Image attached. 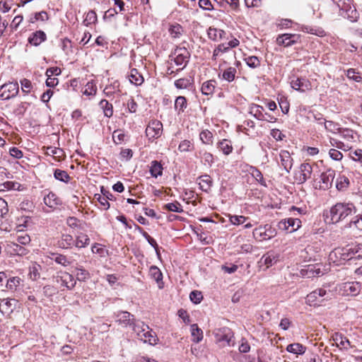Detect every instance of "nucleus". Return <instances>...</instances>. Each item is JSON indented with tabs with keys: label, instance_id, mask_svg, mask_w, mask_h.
Returning a JSON list of instances; mask_svg holds the SVG:
<instances>
[{
	"label": "nucleus",
	"instance_id": "f257e3e1",
	"mask_svg": "<svg viewBox=\"0 0 362 362\" xmlns=\"http://www.w3.org/2000/svg\"><path fill=\"white\" fill-rule=\"evenodd\" d=\"M355 212V206L351 203H337L329 210V215L327 217H330V221L332 223H337L348 216Z\"/></svg>",
	"mask_w": 362,
	"mask_h": 362
},
{
	"label": "nucleus",
	"instance_id": "f03ea898",
	"mask_svg": "<svg viewBox=\"0 0 362 362\" xmlns=\"http://www.w3.org/2000/svg\"><path fill=\"white\" fill-rule=\"evenodd\" d=\"M332 296V291H327L325 288H320L308 294L305 299L306 303L310 305H315L325 300H330Z\"/></svg>",
	"mask_w": 362,
	"mask_h": 362
},
{
	"label": "nucleus",
	"instance_id": "7ed1b4c3",
	"mask_svg": "<svg viewBox=\"0 0 362 362\" xmlns=\"http://www.w3.org/2000/svg\"><path fill=\"white\" fill-rule=\"evenodd\" d=\"M216 341L220 346H233V339L234 337L233 331L226 327L216 329L214 331Z\"/></svg>",
	"mask_w": 362,
	"mask_h": 362
},
{
	"label": "nucleus",
	"instance_id": "20e7f679",
	"mask_svg": "<svg viewBox=\"0 0 362 362\" xmlns=\"http://www.w3.org/2000/svg\"><path fill=\"white\" fill-rule=\"evenodd\" d=\"M148 329V326L144 322H141V325H138L133 327V331L137 334L141 340L150 344H156L158 341L157 336L155 332Z\"/></svg>",
	"mask_w": 362,
	"mask_h": 362
},
{
	"label": "nucleus",
	"instance_id": "39448f33",
	"mask_svg": "<svg viewBox=\"0 0 362 362\" xmlns=\"http://www.w3.org/2000/svg\"><path fill=\"white\" fill-rule=\"evenodd\" d=\"M115 321L123 327H131L132 329L134 326H138L136 323V319L134 315L127 311L118 310L114 313Z\"/></svg>",
	"mask_w": 362,
	"mask_h": 362
},
{
	"label": "nucleus",
	"instance_id": "423d86ee",
	"mask_svg": "<svg viewBox=\"0 0 362 362\" xmlns=\"http://www.w3.org/2000/svg\"><path fill=\"white\" fill-rule=\"evenodd\" d=\"M19 91L18 82H9L0 87V99L8 100L16 97Z\"/></svg>",
	"mask_w": 362,
	"mask_h": 362
},
{
	"label": "nucleus",
	"instance_id": "0eeeda50",
	"mask_svg": "<svg viewBox=\"0 0 362 362\" xmlns=\"http://www.w3.org/2000/svg\"><path fill=\"white\" fill-rule=\"evenodd\" d=\"M173 54L175 56L174 59V62L176 65L180 66L184 64L183 67L181 69H178L177 71L182 70L188 64L189 59L190 58V53L185 47H177Z\"/></svg>",
	"mask_w": 362,
	"mask_h": 362
},
{
	"label": "nucleus",
	"instance_id": "6e6552de",
	"mask_svg": "<svg viewBox=\"0 0 362 362\" xmlns=\"http://www.w3.org/2000/svg\"><path fill=\"white\" fill-rule=\"evenodd\" d=\"M275 230L268 224H266L264 226H259L253 230L254 238L259 241L271 239L275 235Z\"/></svg>",
	"mask_w": 362,
	"mask_h": 362
},
{
	"label": "nucleus",
	"instance_id": "1a4fd4ad",
	"mask_svg": "<svg viewBox=\"0 0 362 362\" xmlns=\"http://www.w3.org/2000/svg\"><path fill=\"white\" fill-rule=\"evenodd\" d=\"M312 173V165L308 163H303L300 165L299 170L296 173L295 179L298 183L303 184L311 177Z\"/></svg>",
	"mask_w": 362,
	"mask_h": 362
},
{
	"label": "nucleus",
	"instance_id": "9d476101",
	"mask_svg": "<svg viewBox=\"0 0 362 362\" xmlns=\"http://www.w3.org/2000/svg\"><path fill=\"white\" fill-rule=\"evenodd\" d=\"M162 132L163 124L156 119L151 121L146 129V134L149 139H157L161 136Z\"/></svg>",
	"mask_w": 362,
	"mask_h": 362
},
{
	"label": "nucleus",
	"instance_id": "9b49d317",
	"mask_svg": "<svg viewBox=\"0 0 362 362\" xmlns=\"http://www.w3.org/2000/svg\"><path fill=\"white\" fill-rule=\"evenodd\" d=\"M335 177V170L332 169H328L325 172L322 173L320 175V184L319 188L320 189H329L334 181Z\"/></svg>",
	"mask_w": 362,
	"mask_h": 362
},
{
	"label": "nucleus",
	"instance_id": "f8f14e48",
	"mask_svg": "<svg viewBox=\"0 0 362 362\" xmlns=\"http://www.w3.org/2000/svg\"><path fill=\"white\" fill-rule=\"evenodd\" d=\"M300 39V35L297 34H289L285 33L282 35H279L276 37V43L279 45H283L284 47H290L293 45H295L298 42Z\"/></svg>",
	"mask_w": 362,
	"mask_h": 362
},
{
	"label": "nucleus",
	"instance_id": "ddd939ff",
	"mask_svg": "<svg viewBox=\"0 0 362 362\" xmlns=\"http://www.w3.org/2000/svg\"><path fill=\"white\" fill-rule=\"evenodd\" d=\"M291 87L298 91L304 92L306 90H310L312 85L310 81L303 77L293 78L291 81Z\"/></svg>",
	"mask_w": 362,
	"mask_h": 362
},
{
	"label": "nucleus",
	"instance_id": "4468645a",
	"mask_svg": "<svg viewBox=\"0 0 362 362\" xmlns=\"http://www.w3.org/2000/svg\"><path fill=\"white\" fill-rule=\"evenodd\" d=\"M332 340H333L336 346L340 349H348L352 348L353 346L351 344L350 341L341 333L334 332L332 335Z\"/></svg>",
	"mask_w": 362,
	"mask_h": 362
},
{
	"label": "nucleus",
	"instance_id": "2eb2a0df",
	"mask_svg": "<svg viewBox=\"0 0 362 362\" xmlns=\"http://www.w3.org/2000/svg\"><path fill=\"white\" fill-rule=\"evenodd\" d=\"M343 294L356 296L361 291V285L358 282H346L342 286Z\"/></svg>",
	"mask_w": 362,
	"mask_h": 362
},
{
	"label": "nucleus",
	"instance_id": "dca6fc26",
	"mask_svg": "<svg viewBox=\"0 0 362 362\" xmlns=\"http://www.w3.org/2000/svg\"><path fill=\"white\" fill-rule=\"evenodd\" d=\"M301 221L298 218H289L279 222V228L288 230L291 228V232L296 230L300 226Z\"/></svg>",
	"mask_w": 362,
	"mask_h": 362
},
{
	"label": "nucleus",
	"instance_id": "f3484780",
	"mask_svg": "<svg viewBox=\"0 0 362 362\" xmlns=\"http://www.w3.org/2000/svg\"><path fill=\"white\" fill-rule=\"evenodd\" d=\"M44 203L49 208L55 209L62 204V200L54 192H49L44 197Z\"/></svg>",
	"mask_w": 362,
	"mask_h": 362
},
{
	"label": "nucleus",
	"instance_id": "a211bd4d",
	"mask_svg": "<svg viewBox=\"0 0 362 362\" xmlns=\"http://www.w3.org/2000/svg\"><path fill=\"white\" fill-rule=\"evenodd\" d=\"M47 40V35L42 30L33 33L28 37V42L33 46H38Z\"/></svg>",
	"mask_w": 362,
	"mask_h": 362
},
{
	"label": "nucleus",
	"instance_id": "6ab92c4d",
	"mask_svg": "<svg viewBox=\"0 0 362 362\" xmlns=\"http://www.w3.org/2000/svg\"><path fill=\"white\" fill-rule=\"evenodd\" d=\"M197 180H200L199 182V188L204 192L209 193L213 186V180L209 175L204 174L200 175Z\"/></svg>",
	"mask_w": 362,
	"mask_h": 362
},
{
	"label": "nucleus",
	"instance_id": "aec40b11",
	"mask_svg": "<svg viewBox=\"0 0 362 362\" xmlns=\"http://www.w3.org/2000/svg\"><path fill=\"white\" fill-rule=\"evenodd\" d=\"M279 157L281 165L287 173H289L293 165V159L289 152L287 151H281Z\"/></svg>",
	"mask_w": 362,
	"mask_h": 362
},
{
	"label": "nucleus",
	"instance_id": "412c9836",
	"mask_svg": "<svg viewBox=\"0 0 362 362\" xmlns=\"http://www.w3.org/2000/svg\"><path fill=\"white\" fill-rule=\"evenodd\" d=\"M350 250L351 249L348 248L347 246L341 248H336L330 254V256L332 257V255H334L335 257H339L340 260H349L353 258Z\"/></svg>",
	"mask_w": 362,
	"mask_h": 362
},
{
	"label": "nucleus",
	"instance_id": "4be33fe9",
	"mask_svg": "<svg viewBox=\"0 0 362 362\" xmlns=\"http://www.w3.org/2000/svg\"><path fill=\"white\" fill-rule=\"evenodd\" d=\"M278 260L279 255L274 251H269L262 257L260 262L264 263L266 267L269 268L277 262Z\"/></svg>",
	"mask_w": 362,
	"mask_h": 362
},
{
	"label": "nucleus",
	"instance_id": "5701e85b",
	"mask_svg": "<svg viewBox=\"0 0 362 362\" xmlns=\"http://www.w3.org/2000/svg\"><path fill=\"white\" fill-rule=\"evenodd\" d=\"M75 244V240L71 235L63 234L58 241V246L62 249L71 248Z\"/></svg>",
	"mask_w": 362,
	"mask_h": 362
},
{
	"label": "nucleus",
	"instance_id": "b1692460",
	"mask_svg": "<svg viewBox=\"0 0 362 362\" xmlns=\"http://www.w3.org/2000/svg\"><path fill=\"white\" fill-rule=\"evenodd\" d=\"M49 257L57 264L67 267L72 263V260L68 259L65 255L59 253H51Z\"/></svg>",
	"mask_w": 362,
	"mask_h": 362
},
{
	"label": "nucleus",
	"instance_id": "393cba45",
	"mask_svg": "<svg viewBox=\"0 0 362 362\" xmlns=\"http://www.w3.org/2000/svg\"><path fill=\"white\" fill-rule=\"evenodd\" d=\"M129 81L135 86H141L144 81L143 76L136 69H132L129 75Z\"/></svg>",
	"mask_w": 362,
	"mask_h": 362
},
{
	"label": "nucleus",
	"instance_id": "a878e982",
	"mask_svg": "<svg viewBox=\"0 0 362 362\" xmlns=\"http://www.w3.org/2000/svg\"><path fill=\"white\" fill-rule=\"evenodd\" d=\"M58 278H60L62 284L64 285L69 289H72L76 285L74 276L67 272L63 273L62 275L58 276Z\"/></svg>",
	"mask_w": 362,
	"mask_h": 362
},
{
	"label": "nucleus",
	"instance_id": "bb28decb",
	"mask_svg": "<svg viewBox=\"0 0 362 362\" xmlns=\"http://www.w3.org/2000/svg\"><path fill=\"white\" fill-rule=\"evenodd\" d=\"M286 351L294 354L303 355L306 351V347L301 344L293 343L287 346Z\"/></svg>",
	"mask_w": 362,
	"mask_h": 362
},
{
	"label": "nucleus",
	"instance_id": "cd10ccee",
	"mask_svg": "<svg viewBox=\"0 0 362 362\" xmlns=\"http://www.w3.org/2000/svg\"><path fill=\"white\" fill-rule=\"evenodd\" d=\"M208 37L211 40L222 39L226 35V32L221 29L210 27L207 31Z\"/></svg>",
	"mask_w": 362,
	"mask_h": 362
},
{
	"label": "nucleus",
	"instance_id": "c85d7f7f",
	"mask_svg": "<svg viewBox=\"0 0 362 362\" xmlns=\"http://www.w3.org/2000/svg\"><path fill=\"white\" fill-rule=\"evenodd\" d=\"M90 243L88 236L83 233H80L76 235L74 245L78 248L86 247Z\"/></svg>",
	"mask_w": 362,
	"mask_h": 362
},
{
	"label": "nucleus",
	"instance_id": "c756f323",
	"mask_svg": "<svg viewBox=\"0 0 362 362\" xmlns=\"http://www.w3.org/2000/svg\"><path fill=\"white\" fill-rule=\"evenodd\" d=\"M302 30L305 33L315 35L319 37H322L326 35L325 31L320 27L303 25Z\"/></svg>",
	"mask_w": 362,
	"mask_h": 362
},
{
	"label": "nucleus",
	"instance_id": "7c9ffc66",
	"mask_svg": "<svg viewBox=\"0 0 362 362\" xmlns=\"http://www.w3.org/2000/svg\"><path fill=\"white\" fill-rule=\"evenodd\" d=\"M150 173L153 177H158L162 175L163 166L161 163L157 160H153L151 163Z\"/></svg>",
	"mask_w": 362,
	"mask_h": 362
},
{
	"label": "nucleus",
	"instance_id": "2f4dec72",
	"mask_svg": "<svg viewBox=\"0 0 362 362\" xmlns=\"http://www.w3.org/2000/svg\"><path fill=\"white\" fill-rule=\"evenodd\" d=\"M350 185L349 179L345 175H339L336 180V187L339 191L346 190Z\"/></svg>",
	"mask_w": 362,
	"mask_h": 362
},
{
	"label": "nucleus",
	"instance_id": "473e14b6",
	"mask_svg": "<svg viewBox=\"0 0 362 362\" xmlns=\"http://www.w3.org/2000/svg\"><path fill=\"white\" fill-rule=\"evenodd\" d=\"M191 333L192 337V341L195 343H199L203 339V332L198 327L197 324L191 325Z\"/></svg>",
	"mask_w": 362,
	"mask_h": 362
},
{
	"label": "nucleus",
	"instance_id": "72a5a7b5",
	"mask_svg": "<svg viewBox=\"0 0 362 362\" xmlns=\"http://www.w3.org/2000/svg\"><path fill=\"white\" fill-rule=\"evenodd\" d=\"M218 148L225 155H229L233 151L231 141L228 139H223L218 143Z\"/></svg>",
	"mask_w": 362,
	"mask_h": 362
},
{
	"label": "nucleus",
	"instance_id": "f704fd0d",
	"mask_svg": "<svg viewBox=\"0 0 362 362\" xmlns=\"http://www.w3.org/2000/svg\"><path fill=\"white\" fill-rule=\"evenodd\" d=\"M100 107L103 110L105 116L110 117L113 115V107L107 100L103 99L99 103Z\"/></svg>",
	"mask_w": 362,
	"mask_h": 362
},
{
	"label": "nucleus",
	"instance_id": "c9c22d12",
	"mask_svg": "<svg viewBox=\"0 0 362 362\" xmlns=\"http://www.w3.org/2000/svg\"><path fill=\"white\" fill-rule=\"evenodd\" d=\"M215 83H216V81L214 80H210V81H207L204 82L202 84V86L201 88L202 93L206 95H212L214 92Z\"/></svg>",
	"mask_w": 362,
	"mask_h": 362
},
{
	"label": "nucleus",
	"instance_id": "e433bc0d",
	"mask_svg": "<svg viewBox=\"0 0 362 362\" xmlns=\"http://www.w3.org/2000/svg\"><path fill=\"white\" fill-rule=\"evenodd\" d=\"M22 279L18 276H14L6 280V288L10 291H16L21 285Z\"/></svg>",
	"mask_w": 362,
	"mask_h": 362
},
{
	"label": "nucleus",
	"instance_id": "4c0bfd02",
	"mask_svg": "<svg viewBox=\"0 0 362 362\" xmlns=\"http://www.w3.org/2000/svg\"><path fill=\"white\" fill-rule=\"evenodd\" d=\"M193 83V79L191 77L182 78L175 81V86L179 89L189 88Z\"/></svg>",
	"mask_w": 362,
	"mask_h": 362
},
{
	"label": "nucleus",
	"instance_id": "58836bf2",
	"mask_svg": "<svg viewBox=\"0 0 362 362\" xmlns=\"http://www.w3.org/2000/svg\"><path fill=\"white\" fill-rule=\"evenodd\" d=\"M183 28L178 23L171 25L169 28V33L172 37L179 38L182 35Z\"/></svg>",
	"mask_w": 362,
	"mask_h": 362
},
{
	"label": "nucleus",
	"instance_id": "ea45409f",
	"mask_svg": "<svg viewBox=\"0 0 362 362\" xmlns=\"http://www.w3.org/2000/svg\"><path fill=\"white\" fill-rule=\"evenodd\" d=\"M264 107L259 105H252L250 107V114L259 120L264 119V115L263 114Z\"/></svg>",
	"mask_w": 362,
	"mask_h": 362
},
{
	"label": "nucleus",
	"instance_id": "a19ab883",
	"mask_svg": "<svg viewBox=\"0 0 362 362\" xmlns=\"http://www.w3.org/2000/svg\"><path fill=\"white\" fill-rule=\"evenodd\" d=\"M116 91H119V82L118 81H115L112 83L106 86L103 90L104 94L107 97L112 95Z\"/></svg>",
	"mask_w": 362,
	"mask_h": 362
},
{
	"label": "nucleus",
	"instance_id": "79ce46f5",
	"mask_svg": "<svg viewBox=\"0 0 362 362\" xmlns=\"http://www.w3.org/2000/svg\"><path fill=\"white\" fill-rule=\"evenodd\" d=\"M250 174L261 185L267 187L262 173L255 167L250 168Z\"/></svg>",
	"mask_w": 362,
	"mask_h": 362
},
{
	"label": "nucleus",
	"instance_id": "37998d69",
	"mask_svg": "<svg viewBox=\"0 0 362 362\" xmlns=\"http://www.w3.org/2000/svg\"><path fill=\"white\" fill-rule=\"evenodd\" d=\"M54 177L56 180L68 183L71 179L66 171L60 169H56L54 172Z\"/></svg>",
	"mask_w": 362,
	"mask_h": 362
},
{
	"label": "nucleus",
	"instance_id": "c03bdc74",
	"mask_svg": "<svg viewBox=\"0 0 362 362\" xmlns=\"http://www.w3.org/2000/svg\"><path fill=\"white\" fill-rule=\"evenodd\" d=\"M66 224L72 228L83 229L84 222L81 221L75 216H69L66 218Z\"/></svg>",
	"mask_w": 362,
	"mask_h": 362
},
{
	"label": "nucleus",
	"instance_id": "a18cd8bd",
	"mask_svg": "<svg viewBox=\"0 0 362 362\" xmlns=\"http://www.w3.org/2000/svg\"><path fill=\"white\" fill-rule=\"evenodd\" d=\"M236 73V69L235 67L230 66L224 70L223 72L222 78L228 82H232L235 78Z\"/></svg>",
	"mask_w": 362,
	"mask_h": 362
},
{
	"label": "nucleus",
	"instance_id": "49530a36",
	"mask_svg": "<svg viewBox=\"0 0 362 362\" xmlns=\"http://www.w3.org/2000/svg\"><path fill=\"white\" fill-rule=\"evenodd\" d=\"M149 274L158 284L162 283L163 274L156 266H151L149 269Z\"/></svg>",
	"mask_w": 362,
	"mask_h": 362
},
{
	"label": "nucleus",
	"instance_id": "de8ad7c7",
	"mask_svg": "<svg viewBox=\"0 0 362 362\" xmlns=\"http://www.w3.org/2000/svg\"><path fill=\"white\" fill-rule=\"evenodd\" d=\"M199 138L204 144L211 145L213 144V134L208 129L203 130L199 134Z\"/></svg>",
	"mask_w": 362,
	"mask_h": 362
},
{
	"label": "nucleus",
	"instance_id": "09e8293b",
	"mask_svg": "<svg viewBox=\"0 0 362 362\" xmlns=\"http://www.w3.org/2000/svg\"><path fill=\"white\" fill-rule=\"evenodd\" d=\"M340 134L348 142H354L356 141V134L351 129H344L340 131Z\"/></svg>",
	"mask_w": 362,
	"mask_h": 362
},
{
	"label": "nucleus",
	"instance_id": "8fccbe9b",
	"mask_svg": "<svg viewBox=\"0 0 362 362\" xmlns=\"http://www.w3.org/2000/svg\"><path fill=\"white\" fill-rule=\"evenodd\" d=\"M187 107V100L184 96H178L175 102V108L179 112H183Z\"/></svg>",
	"mask_w": 362,
	"mask_h": 362
},
{
	"label": "nucleus",
	"instance_id": "3c124183",
	"mask_svg": "<svg viewBox=\"0 0 362 362\" xmlns=\"http://www.w3.org/2000/svg\"><path fill=\"white\" fill-rule=\"evenodd\" d=\"M163 209L177 213H182L183 211L182 206L178 202L165 204L163 206Z\"/></svg>",
	"mask_w": 362,
	"mask_h": 362
},
{
	"label": "nucleus",
	"instance_id": "603ef678",
	"mask_svg": "<svg viewBox=\"0 0 362 362\" xmlns=\"http://www.w3.org/2000/svg\"><path fill=\"white\" fill-rule=\"evenodd\" d=\"M346 75L349 79L356 82H360L362 81V74L354 69H349L346 71Z\"/></svg>",
	"mask_w": 362,
	"mask_h": 362
},
{
	"label": "nucleus",
	"instance_id": "864d4df0",
	"mask_svg": "<svg viewBox=\"0 0 362 362\" xmlns=\"http://www.w3.org/2000/svg\"><path fill=\"white\" fill-rule=\"evenodd\" d=\"M97 21V15L94 11H89L83 21V24L86 26H88L90 24H93Z\"/></svg>",
	"mask_w": 362,
	"mask_h": 362
},
{
	"label": "nucleus",
	"instance_id": "5fc2aeb1",
	"mask_svg": "<svg viewBox=\"0 0 362 362\" xmlns=\"http://www.w3.org/2000/svg\"><path fill=\"white\" fill-rule=\"evenodd\" d=\"M199 153L202 156V158L203 159V164L204 165H208L211 167L212 164L214 163V156L213 155L207 151L202 152L200 151Z\"/></svg>",
	"mask_w": 362,
	"mask_h": 362
},
{
	"label": "nucleus",
	"instance_id": "6e6d98bb",
	"mask_svg": "<svg viewBox=\"0 0 362 362\" xmlns=\"http://www.w3.org/2000/svg\"><path fill=\"white\" fill-rule=\"evenodd\" d=\"M40 268V264H34L30 267L29 276L32 280L35 281L40 278V274L39 270Z\"/></svg>",
	"mask_w": 362,
	"mask_h": 362
},
{
	"label": "nucleus",
	"instance_id": "4d7b16f0",
	"mask_svg": "<svg viewBox=\"0 0 362 362\" xmlns=\"http://www.w3.org/2000/svg\"><path fill=\"white\" fill-rule=\"evenodd\" d=\"M96 92L97 88L92 81L88 82L86 85L85 89L83 90V93L88 96L95 95Z\"/></svg>",
	"mask_w": 362,
	"mask_h": 362
},
{
	"label": "nucleus",
	"instance_id": "13d9d810",
	"mask_svg": "<svg viewBox=\"0 0 362 362\" xmlns=\"http://www.w3.org/2000/svg\"><path fill=\"white\" fill-rule=\"evenodd\" d=\"M330 143L332 146H334L342 151H348L349 149L351 148V146H349L348 144H346L344 142L334 139H331Z\"/></svg>",
	"mask_w": 362,
	"mask_h": 362
},
{
	"label": "nucleus",
	"instance_id": "bf43d9fd",
	"mask_svg": "<svg viewBox=\"0 0 362 362\" xmlns=\"http://www.w3.org/2000/svg\"><path fill=\"white\" fill-rule=\"evenodd\" d=\"M245 61L247 66L251 68H257L260 66V61L258 57L255 56H250L245 58Z\"/></svg>",
	"mask_w": 362,
	"mask_h": 362
},
{
	"label": "nucleus",
	"instance_id": "052dcab7",
	"mask_svg": "<svg viewBox=\"0 0 362 362\" xmlns=\"http://www.w3.org/2000/svg\"><path fill=\"white\" fill-rule=\"evenodd\" d=\"M189 298L192 303L198 304L203 299V296L201 291H193L189 294Z\"/></svg>",
	"mask_w": 362,
	"mask_h": 362
},
{
	"label": "nucleus",
	"instance_id": "680f3d73",
	"mask_svg": "<svg viewBox=\"0 0 362 362\" xmlns=\"http://www.w3.org/2000/svg\"><path fill=\"white\" fill-rule=\"evenodd\" d=\"M11 247L13 249V252H16L18 255H24L27 254V250L25 247L21 245V244L17 243H11Z\"/></svg>",
	"mask_w": 362,
	"mask_h": 362
},
{
	"label": "nucleus",
	"instance_id": "e2e57ef3",
	"mask_svg": "<svg viewBox=\"0 0 362 362\" xmlns=\"http://www.w3.org/2000/svg\"><path fill=\"white\" fill-rule=\"evenodd\" d=\"M192 148V144L189 140H183L180 142L178 146V150L180 152H187Z\"/></svg>",
	"mask_w": 362,
	"mask_h": 362
},
{
	"label": "nucleus",
	"instance_id": "0e129e2a",
	"mask_svg": "<svg viewBox=\"0 0 362 362\" xmlns=\"http://www.w3.org/2000/svg\"><path fill=\"white\" fill-rule=\"evenodd\" d=\"M125 134L121 130H115L112 134V139L116 144L124 141Z\"/></svg>",
	"mask_w": 362,
	"mask_h": 362
},
{
	"label": "nucleus",
	"instance_id": "69168bd1",
	"mask_svg": "<svg viewBox=\"0 0 362 362\" xmlns=\"http://www.w3.org/2000/svg\"><path fill=\"white\" fill-rule=\"evenodd\" d=\"M348 248L351 249L350 251L351 252L352 256L354 257L355 255L358 254V258H359L361 251H362V244L358 243L356 245H347Z\"/></svg>",
	"mask_w": 362,
	"mask_h": 362
},
{
	"label": "nucleus",
	"instance_id": "338daca9",
	"mask_svg": "<svg viewBox=\"0 0 362 362\" xmlns=\"http://www.w3.org/2000/svg\"><path fill=\"white\" fill-rule=\"evenodd\" d=\"M21 84L23 92H24L25 93H28L30 92L33 86L30 80L27 78H23L21 81Z\"/></svg>",
	"mask_w": 362,
	"mask_h": 362
},
{
	"label": "nucleus",
	"instance_id": "774afa93",
	"mask_svg": "<svg viewBox=\"0 0 362 362\" xmlns=\"http://www.w3.org/2000/svg\"><path fill=\"white\" fill-rule=\"evenodd\" d=\"M247 218H248L245 217L243 216H236V215H234V216H231L230 217V221L233 225H240V224L244 223Z\"/></svg>",
	"mask_w": 362,
	"mask_h": 362
}]
</instances>
